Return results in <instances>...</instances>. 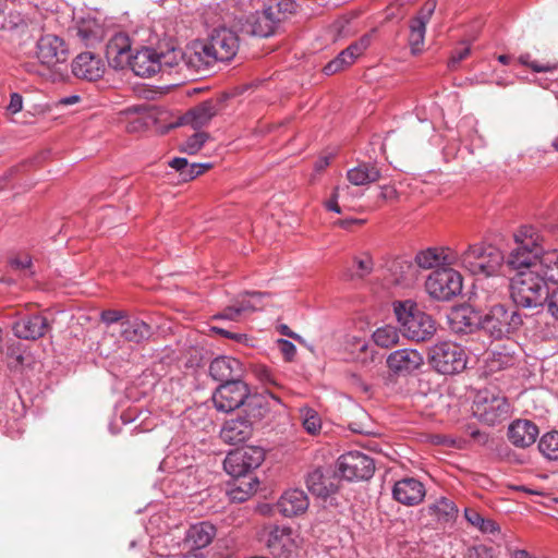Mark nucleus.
Here are the masks:
<instances>
[{
    "label": "nucleus",
    "instance_id": "4c0bfd02",
    "mask_svg": "<svg viewBox=\"0 0 558 558\" xmlns=\"http://www.w3.org/2000/svg\"><path fill=\"white\" fill-rule=\"evenodd\" d=\"M515 362L513 352L507 348L492 350L488 353L487 363L492 371H501L511 367Z\"/></svg>",
    "mask_w": 558,
    "mask_h": 558
},
{
    "label": "nucleus",
    "instance_id": "09e8293b",
    "mask_svg": "<svg viewBox=\"0 0 558 558\" xmlns=\"http://www.w3.org/2000/svg\"><path fill=\"white\" fill-rule=\"evenodd\" d=\"M124 311H118V310H104L100 313V320L102 324L107 326H111L113 324H119L121 327L122 322L129 316Z\"/></svg>",
    "mask_w": 558,
    "mask_h": 558
},
{
    "label": "nucleus",
    "instance_id": "2eb2a0df",
    "mask_svg": "<svg viewBox=\"0 0 558 558\" xmlns=\"http://www.w3.org/2000/svg\"><path fill=\"white\" fill-rule=\"evenodd\" d=\"M389 371L398 377L415 375L424 365V356L416 349L402 348L392 351L386 359Z\"/></svg>",
    "mask_w": 558,
    "mask_h": 558
},
{
    "label": "nucleus",
    "instance_id": "a878e982",
    "mask_svg": "<svg viewBox=\"0 0 558 558\" xmlns=\"http://www.w3.org/2000/svg\"><path fill=\"white\" fill-rule=\"evenodd\" d=\"M310 506V500L304 490L294 488L282 494L277 502V510L286 518H292L304 513Z\"/></svg>",
    "mask_w": 558,
    "mask_h": 558
},
{
    "label": "nucleus",
    "instance_id": "680f3d73",
    "mask_svg": "<svg viewBox=\"0 0 558 558\" xmlns=\"http://www.w3.org/2000/svg\"><path fill=\"white\" fill-rule=\"evenodd\" d=\"M229 339H231L240 344L246 345V347L254 345L253 338H250L246 333H243V332H232L231 331Z\"/></svg>",
    "mask_w": 558,
    "mask_h": 558
},
{
    "label": "nucleus",
    "instance_id": "6e6552de",
    "mask_svg": "<svg viewBox=\"0 0 558 558\" xmlns=\"http://www.w3.org/2000/svg\"><path fill=\"white\" fill-rule=\"evenodd\" d=\"M504 260L502 251L487 243L469 245L460 255L462 267L474 276L490 277L496 275Z\"/></svg>",
    "mask_w": 558,
    "mask_h": 558
},
{
    "label": "nucleus",
    "instance_id": "3c124183",
    "mask_svg": "<svg viewBox=\"0 0 558 558\" xmlns=\"http://www.w3.org/2000/svg\"><path fill=\"white\" fill-rule=\"evenodd\" d=\"M471 53L470 45H465L461 48L454 49L448 60V68L454 70L462 60L469 57Z\"/></svg>",
    "mask_w": 558,
    "mask_h": 558
},
{
    "label": "nucleus",
    "instance_id": "e2e57ef3",
    "mask_svg": "<svg viewBox=\"0 0 558 558\" xmlns=\"http://www.w3.org/2000/svg\"><path fill=\"white\" fill-rule=\"evenodd\" d=\"M485 146V141H484V137L478 134V132L476 130L473 131V134L471 135V138H470V145L466 146L468 150L473 154V148L474 147H483Z\"/></svg>",
    "mask_w": 558,
    "mask_h": 558
},
{
    "label": "nucleus",
    "instance_id": "f03ea898",
    "mask_svg": "<svg viewBox=\"0 0 558 558\" xmlns=\"http://www.w3.org/2000/svg\"><path fill=\"white\" fill-rule=\"evenodd\" d=\"M264 460L265 451L259 446H245L228 452L223 460V469L227 474L240 482L228 493L232 501H246L256 492L259 481L252 476V473Z\"/></svg>",
    "mask_w": 558,
    "mask_h": 558
},
{
    "label": "nucleus",
    "instance_id": "052dcab7",
    "mask_svg": "<svg viewBox=\"0 0 558 558\" xmlns=\"http://www.w3.org/2000/svg\"><path fill=\"white\" fill-rule=\"evenodd\" d=\"M190 174H189V181L197 178L199 174L204 173L205 170L211 168V163L210 162H204V163H197V162H193V163H190Z\"/></svg>",
    "mask_w": 558,
    "mask_h": 558
},
{
    "label": "nucleus",
    "instance_id": "bf43d9fd",
    "mask_svg": "<svg viewBox=\"0 0 558 558\" xmlns=\"http://www.w3.org/2000/svg\"><path fill=\"white\" fill-rule=\"evenodd\" d=\"M529 68L532 69V71L537 72V73L549 72V73L554 74L555 72H558V64L557 63H549L548 62V63L542 64V63H538L535 60H532L530 62Z\"/></svg>",
    "mask_w": 558,
    "mask_h": 558
},
{
    "label": "nucleus",
    "instance_id": "a18cd8bd",
    "mask_svg": "<svg viewBox=\"0 0 558 558\" xmlns=\"http://www.w3.org/2000/svg\"><path fill=\"white\" fill-rule=\"evenodd\" d=\"M353 61L349 59L348 53L344 50H342L337 54L336 58H333L324 66L323 71L326 75H332L343 70L344 68L351 65Z\"/></svg>",
    "mask_w": 558,
    "mask_h": 558
},
{
    "label": "nucleus",
    "instance_id": "0eeeda50",
    "mask_svg": "<svg viewBox=\"0 0 558 558\" xmlns=\"http://www.w3.org/2000/svg\"><path fill=\"white\" fill-rule=\"evenodd\" d=\"M198 54L203 61V70L214 62L232 60L239 49L238 35L225 26L214 28L206 43L196 44Z\"/></svg>",
    "mask_w": 558,
    "mask_h": 558
},
{
    "label": "nucleus",
    "instance_id": "774afa93",
    "mask_svg": "<svg viewBox=\"0 0 558 558\" xmlns=\"http://www.w3.org/2000/svg\"><path fill=\"white\" fill-rule=\"evenodd\" d=\"M348 56H349V59L352 60L353 62L355 61V59L361 56L363 52L361 51L360 47L357 46V44L354 41L352 43L351 45H349L345 49H343Z\"/></svg>",
    "mask_w": 558,
    "mask_h": 558
},
{
    "label": "nucleus",
    "instance_id": "f257e3e1",
    "mask_svg": "<svg viewBox=\"0 0 558 558\" xmlns=\"http://www.w3.org/2000/svg\"><path fill=\"white\" fill-rule=\"evenodd\" d=\"M541 271L527 274L515 282L513 302L534 315H548L558 322V253L547 255L537 267Z\"/></svg>",
    "mask_w": 558,
    "mask_h": 558
},
{
    "label": "nucleus",
    "instance_id": "4468645a",
    "mask_svg": "<svg viewBox=\"0 0 558 558\" xmlns=\"http://www.w3.org/2000/svg\"><path fill=\"white\" fill-rule=\"evenodd\" d=\"M248 386L241 379L219 384L213 393L214 407L222 413H230L242 408L248 397Z\"/></svg>",
    "mask_w": 558,
    "mask_h": 558
},
{
    "label": "nucleus",
    "instance_id": "a19ab883",
    "mask_svg": "<svg viewBox=\"0 0 558 558\" xmlns=\"http://www.w3.org/2000/svg\"><path fill=\"white\" fill-rule=\"evenodd\" d=\"M409 45L413 54L422 52V46L424 45L426 27L423 24H416L412 21L409 22Z\"/></svg>",
    "mask_w": 558,
    "mask_h": 558
},
{
    "label": "nucleus",
    "instance_id": "5fc2aeb1",
    "mask_svg": "<svg viewBox=\"0 0 558 558\" xmlns=\"http://www.w3.org/2000/svg\"><path fill=\"white\" fill-rule=\"evenodd\" d=\"M468 558H495L494 549L484 544L475 545L469 549Z\"/></svg>",
    "mask_w": 558,
    "mask_h": 558
},
{
    "label": "nucleus",
    "instance_id": "603ef678",
    "mask_svg": "<svg viewBox=\"0 0 558 558\" xmlns=\"http://www.w3.org/2000/svg\"><path fill=\"white\" fill-rule=\"evenodd\" d=\"M25 26V21L19 13H10L4 22L1 24L0 28L5 31H19L20 28Z\"/></svg>",
    "mask_w": 558,
    "mask_h": 558
},
{
    "label": "nucleus",
    "instance_id": "7ed1b4c3",
    "mask_svg": "<svg viewBox=\"0 0 558 558\" xmlns=\"http://www.w3.org/2000/svg\"><path fill=\"white\" fill-rule=\"evenodd\" d=\"M538 234L532 227L524 226L514 233V247H512L504 262L506 265L517 271L510 280V299L513 301V291L517 280L523 275L539 272L537 268L547 257L558 253V250L545 251L538 243Z\"/></svg>",
    "mask_w": 558,
    "mask_h": 558
},
{
    "label": "nucleus",
    "instance_id": "20e7f679",
    "mask_svg": "<svg viewBox=\"0 0 558 558\" xmlns=\"http://www.w3.org/2000/svg\"><path fill=\"white\" fill-rule=\"evenodd\" d=\"M105 56L108 64L114 70L130 66L135 75L149 77L160 72L158 51L143 47L132 53L130 37L124 33H116L107 43Z\"/></svg>",
    "mask_w": 558,
    "mask_h": 558
},
{
    "label": "nucleus",
    "instance_id": "4d7b16f0",
    "mask_svg": "<svg viewBox=\"0 0 558 558\" xmlns=\"http://www.w3.org/2000/svg\"><path fill=\"white\" fill-rule=\"evenodd\" d=\"M23 109V97L20 93H12L10 95V101L7 106V110L12 113L16 114Z\"/></svg>",
    "mask_w": 558,
    "mask_h": 558
},
{
    "label": "nucleus",
    "instance_id": "79ce46f5",
    "mask_svg": "<svg viewBox=\"0 0 558 558\" xmlns=\"http://www.w3.org/2000/svg\"><path fill=\"white\" fill-rule=\"evenodd\" d=\"M207 140L208 134L206 132H195L183 143L181 151L195 155L202 149Z\"/></svg>",
    "mask_w": 558,
    "mask_h": 558
},
{
    "label": "nucleus",
    "instance_id": "58836bf2",
    "mask_svg": "<svg viewBox=\"0 0 558 558\" xmlns=\"http://www.w3.org/2000/svg\"><path fill=\"white\" fill-rule=\"evenodd\" d=\"M544 458L553 461L558 460V430L545 433L537 445Z\"/></svg>",
    "mask_w": 558,
    "mask_h": 558
},
{
    "label": "nucleus",
    "instance_id": "1a4fd4ad",
    "mask_svg": "<svg viewBox=\"0 0 558 558\" xmlns=\"http://www.w3.org/2000/svg\"><path fill=\"white\" fill-rule=\"evenodd\" d=\"M307 490L320 499L325 508L338 509L341 500L338 495L340 477L336 469L330 466H316L305 475Z\"/></svg>",
    "mask_w": 558,
    "mask_h": 558
},
{
    "label": "nucleus",
    "instance_id": "dca6fc26",
    "mask_svg": "<svg viewBox=\"0 0 558 558\" xmlns=\"http://www.w3.org/2000/svg\"><path fill=\"white\" fill-rule=\"evenodd\" d=\"M226 99L227 96L222 95L199 102L180 118L179 124L190 125L195 131L202 129L218 114Z\"/></svg>",
    "mask_w": 558,
    "mask_h": 558
},
{
    "label": "nucleus",
    "instance_id": "6e6d98bb",
    "mask_svg": "<svg viewBox=\"0 0 558 558\" xmlns=\"http://www.w3.org/2000/svg\"><path fill=\"white\" fill-rule=\"evenodd\" d=\"M278 347L287 361H292L296 353V347L293 342L287 339H279Z\"/></svg>",
    "mask_w": 558,
    "mask_h": 558
},
{
    "label": "nucleus",
    "instance_id": "ea45409f",
    "mask_svg": "<svg viewBox=\"0 0 558 558\" xmlns=\"http://www.w3.org/2000/svg\"><path fill=\"white\" fill-rule=\"evenodd\" d=\"M415 263L422 269H432L444 263V256L436 248L428 247L416 254Z\"/></svg>",
    "mask_w": 558,
    "mask_h": 558
},
{
    "label": "nucleus",
    "instance_id": "c9c22d12",
    "mask_svg": "<svg viewBox=\"0 0 558 558\" xmlns=\"http://www.w3.org/2000/svg\"><path fill=\"white\" fill-rule=\"evenodd\" d=\"M464 518L471 525L477 527L484 534H495L499 532V525L495 521L484 518L475 509L465 508Z\"/></svg>",
    "mask_w": 558,
    "mask_h": 558
},
{
    "label": "nucleus",
    "instance_id": "6ab92c4d",
    "mask_svg": "<svg viewBox=\"0 0 558 558\" xmlns=\"http://www.w3.org/2000/svg\"><path fill=\"white\" fill-rule=\"evenodd\" d=\"M36 57L41 64L53 68L66 61L68 49L57 35H41L36 41Z\"/></svg>",
    "mask_w": 558,
    "mask_h": 558
},
{
    "label": "nucleus",
    "instance_id": "cd10ccee",
    "mask_svg": "<svg viewBox=\"0 0 558 558\" xmlns=\"http://www.w3.org/2000/svg\"><path fill=\"white\" fill-rule=\"evenodd\" d=\"M72 73L78 78L87 81H97L104 75V65L92 52L80 53L72 61Z\"/></svg>",
    "mask_w": 558,
    "mask_h": 558
},
{
    "label": "nucleus",
    "instance_id": "338daca9",
    "mask_svg": "<svg viewBox=\"0 0 558 558\" xmlns=\"http://www.w3.org/2000/svg\"><path fill=\"white\" fill-rule=\"evenodd\" d=\"M332 155L322 156L314 163L315 172L319 173L330 165Z\"/></svg>",
    "mask_w": 558,
    "mask_h": 558
},
{
    "label": "nucleus",
    "instance_id": "aec40b11",
    "mask_svg": "<svg viewBox=\"0 0 558 558\" xmlns=\"http://www.w3.org/2000/svg\"><path fill=\"white\" fill-rule=\"evenodd\" d=\"M49 329L48 319L39 313L23 315L12 326L14 336L23 340L43 338Z\"/></svg>",
    "mask_w": 558,
    "mask_h": 558
},
{
    "label": "nucleus",
    "instance_id": "9b49d317",
    "mask_svg": "<svg viewBox=\"0 0 558 558\" xmlns=\"http://www.w3.org/2000/svg\"><path fill=\"white\" fill-rule=\"evenodd\" d=\"M462 276L449 267L435 269L425 281V290L436 301L447 302L462 291Z\"/></svg>",
    "mask_w": 558,
    "mask_h": 558
},
{
    "label": "nucleus",
    "instance_id": "e433bc0d",
    "mask_svg": "<svg viewBox=\"0 0 558 558\" xmlns=\"http://www.w3.org/2000/svg\"><path fill=\"white\" fill-rule=\"evenodd\" d=\"M400 332V328L398 329L392 325H385L377 328L373 332L372 338L376 345L381 348H389L398 343Z\"/></svg>",
    "mask_w": 558,
    "mask_h": 558
},
{
    "label": "nucleus",
    "instance_id": "c85d7f7f",
    "mask_svg": "<svg viewBox=\"0 0 558 558\" xmlns=\"http://www.w3.org/2000/svg\"><path fill=\"white\" fill-rule=\"evenodd\" d=\"M119 333L124 341L140 344L153 336V328L143 319L129 315L122 322Z\"/></svg>",
    "mask_w": 558,
    "mask_h": 558
},
{
    "label": "nucleus",
    "instance_id": "864d4df0",
    "mask_svg": "<svg viewBox=\"0 0 558 558\" xmlns=\"http://www.w3.org/2000/svg\"><path fill=\"white\" fill-rule=\"evenodd\" d=\"M241 316V310H238L235 304L225 307L222 311L213 315L214 320H232L236 322Z\"/></svg>",
    "mask_w": 558,
    "mask_h": 558
},
{
    "label": "nucleus",
    "instance_id": "39448f33",
    "mask_svg": "<svg viewBox=\"0 0 558 558\" xmlns=\"http://www.w3.org/2000/svg\"><path fill=\"white\" fill-rule=\"evenodd\" d=\"M393 312L400 325L401 333L408 339L426 341L437 330L434 318L411 299L395 301Z\"/></svg>",
    "mask_w": 558,
    "mask_h": 558
},
{
    "label": "nucleus",
    "instance_id": "bb28decb",
    "mask_svg": "<svg viewBox=\"0 0 558 558\" xmlns=\"http://www.w3.org/2000/svg\"><path fill=\"white\" fill-rule=\"evenodd\" d=\"M293 531L289 526L275 525L267 537V547L272 555L289 558L294 549Z\"/></svg>",
    "mask_w": 558,
    "mask_h": 558
},
{
    "label": "nucleus",
    "instance_id": "473e14b6",
    "mask_svg": "<svg viewBox=\"0 0 558 558\" xmlns=\"http://www.w3.org/2000/svg\"><path fill=\"white\" fill-rule=\"evenodd\" d=\"M264 8L282 25L296 13L298 3L296 0H267Z\"/></svg>",
    "mask_w": 558,
    "mask_h": 558
},
{
    "label": "nucleus",
    "instance_id": "de8ad7c7",
    "mask_svg": "<svg viewBox=\"0 0 558 558\" xmlns=\"http://www.w3.org/2000/svg\"><path fill=\"white\" fill-rule=\"evenodd\" d=\"M436 9V1L435 0H427L424 5L421 8V10L417 12V14L412 17L410 21L416 24H423V26L426 27L427 23L429 22L432 15L434 14Z\"/></svg>",
    "mask_w": 558,
    "mask_h": 558
},
{
    "label": "nucleus",
    "instance_id": "9d476101",
    "mask_svg": "<svg viewBox=\"0 0 558 558\" xmlns=\"http://www.w3.org/2000/svg\"><path fill=\"white\" fill-rule=\"evenodd\" d=\"M427 362L438 374L454 375L465 369L468 355L460 344L440 341L428 349Z\"/></svg>",
    "mask_w": 558,
    "mask_h": 558
},
{
    "label": "nucleus",
    "instance_id": "49530a36",
    "mask_svg": "<svg viewBox=\"0 0 558 558\" xmlns=\"http://www.w3.org/2000/svg\"><path fill=\"white\" fill-rule=\"evenodd\" d=\"M8 263L13 270L27 271L29 277L35 276L33 258L28 254L12 256Z\"/></svg>",
    "mask_w": 558,
    "mask_h": 558
},
{
    "label": "nucleus",
    "instance_id": "f8f14e48",
    "mask_svg": "<svg viewBox=\"0 0 558 558\" xmlns=\"http://www.w3.org/2000/svg\"><path fill=\"white\" fill-rule=\"evenodd\" d=\"M336 471L340 478L348 482L368 481L375 473V462L366 453L352 450L337 459Z\"/></svg>",
    "mask_w": 558,
    "mask_h": 558
},
{
    "label": "nucleus",
    "instance_id": "f3484780",
    "mask_svg": "<svg viewBox=\"0 0 558 558\" xmlns=\"http://www.w3.org/2000/svg\"><path fill=\"white\" fill-rule=\"evenodd\" d=\"M160 71L172 70L182 71L183 69L198 72L203 70V61L198 54L197 46L185 51L172 48L167 52H158Z\"/></svg>",
    "mask_w": 558,
    "mask_h": 558
},
{
    "label": "nucleus",
    "instance_id": "412c9836",
    "mask_svg": "<svg viewBox=\"0 0 558 558\" xmlns=\"http://www.w3.org/2000/svg\"><path fill=\"white\" fill-rule=\"evenodd\" d=\"M245 367L243 363L232 356L220 355L215 357L209 364L210 377L219 384L244 377Z\"/></svg>",
    "mask_w": 558,
    "mask_h": 558
},
{
    "label": "nucleus",
    "instance_id": "393cba45",
    "mask_svg": "<svg viewBox=\"0 0 558 558\" xmlns=\"http://www.w3.org/2000/svg\"><path fill=\"white\" fill-rule=\"evenodd\" d=\"M280 28L281 24L265 8L252 14L244 26L247 34L260 38L274 36Z\"/></svg>",
    "mask_w": 558,
    "mask_h": 558
},
{
    "label": "nucleus",
    "instance_id": "69168bd1",
    "mask_svg": "<svg viewBox=\"0 0 558 558\" xmlns=\"http://www.w3.org/2000/svg\"><path fill=\"white\" fill-rule=\"evenodd\" d=\"M362 222H363V220L357 219V218H344V219L336 220L333 222V225L339 227V228L349 230V229L352 228V226L357 225V223H362Z\"/></svg>",
    "mask_w": 558,
    "mask_h": 558
},
{
    "label": "nucleus",
    "instance_id": "7c9ffc66",
    "mask_svg": "<svg viewBox=\"0 0 558 558\" xmlns=\"http://www.w3.org/2000/svg\"><path fill=\"white\" fill-rule=\"evenodd\" d=\"M381 172L376 162L361 161L347 171L348 181L356 186L367 185L378 181Z\"/></svg>",
    "mask_w": 558,
    "mask_h": 558
},
{
    "label": "nucleus",
    "instance_id": "c756f323",
    "mask_svg": "<svg viewBox=\"0 0 558 558\" xmlns=\"http://www.w3.org/2000/svg\"><path fill=\"white\" fill-rule=\"evenodd\" d=\"M216 526L208 521L192 524L185 532L184 542L191 549L207 547L216 535Z\"/></svg>",
    "mask_w": 558,
    "mask_h": 558
},
{
    "label": "nucleus",
    "instance_id": "2f4dec72",
    "mask_svg": "<svg viewBox=\"0 0 558 558\" xmlns=\"http://www.w3.org/2000/svg\"><path fill=\"white\" fill-rule=\"evenodd\" d=\"M77 35L86 45L100 41L105 35L104 25L96 17L87 15L77 23Z\"/></svg>",
    "mask_w": 558,
    "mask_h": 558
},
{
    "label": "nucleus",
    "instance_id": "4be33fe9",
    "mask_svg": "<svg viewBox=\"0 0 558 558\" xmlns=\"http://www.w3.org/2000/svg\"><path fill=\"white\" fill-rule=\"evenodd\" d=\"M539 434L538 426L530 420L517 418L507 429V438L517 448L525 449L532 446Z\"/></svg>",
    "mask_w": 558,
    "mask_h": 558
},
{
    "label": "nucleus",
    "instance_id": "0e129e2a",
    "mask_svg": "<svg viewBox=\"0 0 558 558\" xmlns=\"http://www.w3.org/2000/svg\"><path fill=\"white\" fill-rule=\"evenodd\" d=\"M398 196L397 190L391 185L380 186L379 197L384 201L395 199Z\"/></svg>",
    "mask_w": 558,
    "mask_h": 558
},
{
    "label": "nucleus",
    "instance_id": "ddd939ff",
    "mask_svg": "<svg viewBox=\"0 0 558 558\" xmlns=\"http://www.w3.org/2000/svg\"><path fill=\"white\" fill-rule=\"evenodd\" d=\"M510 408L506 397L488 390L478 392L474 400V414L489 426L505 421L510 413Z\"/></svg>",
    "mask_w": 558,
    "mask_h": 558
},
{
    "label": "nucleus",
    "instance_id": "5701e85b",
    "mask_svg": "<svg viewBox=\"0 0 558 558\" xmlns=\"http://www.w3.org/2000/svg\"><path fill=\"white\" fill-rule=\"evenodd\" d=\"M253 421L244 415L227 420L220 430L221 439L230 445H239L246 441L253 433Z\"/></svg>",
    "mask_w": 558,
    "mask_h": 558
},
{
    "label": "nucleus",
    "instance_id": "b1692460",
    "mask_svg": "<svg viewBox=\"0 0 558 558\" xmlns=\"http://www.w3.org/2000/svg\"><path fill=\"white\" fill-rule=\"evenodd\" d=\"M425 487L416 478L405 477L397 481L392 488V497L396 501L405 506H416L425 497Z\"/></svg>",
    "mask_w": 558,
    "mask_h": 558
},
{
    "label": "nucleus",
    "instance_id": "423d86ee",
    "mask_svg": "<svg viewBox=\"0 0 558 558\" xmlns=\"http://www.w3.org/2000/svg\"><path fill=\"white\" fill-rule=\"evenodd\" d=\"M523 310L515 302L512 304H494L483 314L482 331L492 340L510 339L519 332L524 324Z\"/></svg>",
    "mask_w": 558,
    "mask_h": 558
},
{
    "label": "nucleus",
    "instance_id": "8fccbe9b",
    "mask_svg": "<svg viewBox=\"0 0 558 558\" xmlns=\"http://www.w3.org/2000/svg\"><path fill=\"white\" fill-rule=\"evenodd\" d=\"M168 165L179 173V177L182 181L189 182L190 162L187 158L174 157L168 162Z\"/></svg>",
    "mask_w": 558,
    "mask_h": 558
},
{
    "label": "nucleus",
    "instance_id": "72a5a7b5",
    "mask_svg": "<svg viewBox=\"0 0 558 558\" xmlns=\"http://www.w3.org/2000/svg\"><path fill=\"white\" fill-rule=\"evenodd\" d=\"M268 411L269 407L266 403V397L258 393L251 395L248 391V397L242 405L243 415L250 417L255 423L263 418Z\"/></svg>",
    "mask_w": 558,
    "mask_h": 558
},
{
    "label": "nucleus",
    "instance_id": "13d9d810",
    "mask_svg": "<svg viewBox=\"0 0 558 558\" xmlns=\"http://www.w3.org/2000/svg\"><path fill=\"white\" fill-rule=\"evenodd\" d=\"M339 190H340L339 186H335L332 190V193L330 195V198L325 202L326 209L329 211L336 213V214H341V211H342L341 207L338 204Z\"/></svg>",
    "mask_w": 558,
    "mask_h": 558
},
{
    "label": "nucleus",
    "instance_id": "37998d69",
    "mask_svg": "<svg viewBox=\"0 0 558 558\" xmlns=\"http://www.w3.org/2000/svg\"><path fill=\"white\" fill-rule=\"evenodd\" d=\"M302 415H303V421H302L303 427L308 434L315 435L316 433H318L320 430L322 420L315 410H313L311 408H305L302 410Z\"/></svg>",
    "mask_w": 558,
    "mask_h": 558
},
{
    "label": "nucleus",
    "instance_id": "a211bd4d",
    "mask_svg": "<svg viewBox=\"0 0 558 558\" xmlns=\"http://www.w3.org/2000/svg\"><path fill=\"white\" fill-rule=\"evenodd\" d=\"M483 314L470 304L451 310L448 315L449 327L457 335H469L482 330Z\"/></svg>",
    "mask_w": 558,
    "mask_h": 558
},
{
    "label": "nucleus",
    "instance_id": "c03bdc74",
    "mask_svg": "<svg viewBox=\"0 0 558 558\" xmlns=\"http://www.w3.org/2000/svg\"><path fill=\"white\" fill-rule=\"evenodd\" d=\"M353 262L356 270L355 272L350 274L352 279L364 278L374 269L373 258L367 253H365L362 257H354Z\"/></svg>",
    "mask_w": 558,
    "mask_h": 558
},
{
    "label": "nucleus",
    "instance_id": "f704fd0d",
    "mask_svg": "<svg viewBox=\"0 0 558 558\" xmlns=\"http://www.w3.org/2000/svg\"><path fill=\"white\" fill-rule=\"evenodd\" d=\"M429 512L430 514L436 515L438 521L449 523L456 519L458 508L452 500L441 497L435 504L429 506Z\"/></svg>",
    "mask_w": 558,
    "mask_h": 558
}]
</instances>
